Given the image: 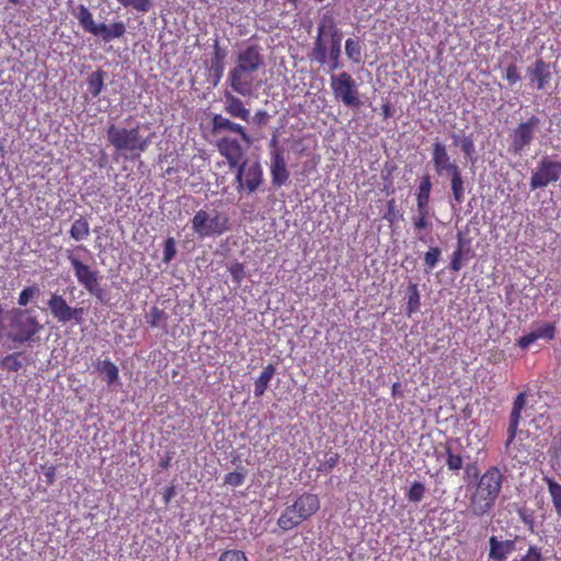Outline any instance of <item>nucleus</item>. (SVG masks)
<instances>
[{
  "instance_id": "1a4fd4ad",
  "label": "nucleus",
  "mask_w": 561,
  "mask_h": 561,
  "mask_svg": "<svg viewBox=\"0 0 561 561\" xmlns=\"http://www.w3.org/2000/svg\"><path fill=\"white\" fill-rule=\"evenodd\" d=\"M539 127L540 118L535 115H531L527 121L519 123L511 131L508 151L514 154H522V152L535 140Z\"/></svg>"
},
{
  "instance_id": "f3484780",
  "label": "nucleus",
  "mask_w": 561,
  "mask_h": 561,
  "mask_svg": "<svg viewBox=\"0 0 561 561\" xmlns=\"http://www.w3.org/2000/svg\"><path fill=\"white\" fill-rule=\"evenodd\" d=\"M557 327L554 322H546L542 325L536 328L530 333L520 336L516 344L522 348H528L533 343L539 339L546 341H552L556 337Z\"/></svg>"
},
{
  "instance_id": "e433bc0d",
  "label": "nucleus",
  "mask_w": 561,
  "mask_h": 561,
  "mask_svg": "<svg viewBox=\"0 0 561 561\" xmlns=\"http://www.w3.org/2000/svg\"><path fill=\"white\" fill-rule=\"evenodd\" d=\"M122 7L139 13H147L152 8L151 0H116Z\"/></svg>"
},
{
  "instance_id": "aec40b11",
  "label": "nucleus",
  "mask_w": 561,
  "mask_h": 561,
  "mask_svg": "<svg viewBox=\"0 0 561 561\" xmlns=\"http://www.w3.org/2000/svg\"><path fill=\"white\" fill-rule=\"evenodd\" d=\"M432 213L430 207L416 206V215L413 216L412 222L416 233V238L421 242H427L426 236L422 233L424 230H432Z\"/></svg>"
},
{
  "instance_id": "c756f323",
  "label": "nucleus",
  "mask_w": 561,
  "mask_h": 561,
  "mask_svg": "<svg viewBox=\"0 0 561 561\" xmlns=\"http://www.w3.org/2000/svg\"><path fill=\"white\" fill-rule=\"evenodd\" d=\"M70 237L76 241H82L90 234V225L83 217L76 219L69 230Z\"/></svg>"
},
{
  "instance_id": "0eeeda50",
  "label": "nucleus",
  "mask_w": 561,
  "mask_h": 561,
  "mask_svg": "<svg viewBox=\"0 0 561 561\" xmlns=\"http://www.w3.org/2000/svg\"><path fill=\"white\" fill-rule=\"evenodd\" d=\"M42 330L38 320L28 314L27 310H12L10 331L8 337L16 343L33 342L35 335Z\"/></svg>"
},
{
  "instance_id": "ddd939ff",
  "label": "nucleus",
  "mask_w": 561,
  "mask_h": 561,
  "mask_svg": "<svg viewBox=\"0 0 561 561\" xmlns=\"http://www.w3.org/2000/svg\"><path fill=\"white\" fill-rule=\"evenodd\" d=\"M527 404V393L526 392H519L512 405V410L510 413V420H508V426H507V439L505 443V447L508 448L510 445L514 442L517 432L518 426L522 420V412L525 409Z\"/></svg>"
},
{
  "instance_id": "72a5a7b5",
  "label": "nucleus",
  "mask_w": 561,
  "mask_h": 561,
  "mask_svg": "<svg viewBox=\"0 0 561 561\" xmlns=\"http://www.w3.org/2000/svg\"><path fill=\"white\" fill-rule=\"evenodd\" d=\"M96 369L105 376V380L108 385H113L118 380V368L110 359L99 362Z\"/></svg>"
},
{
  "instance_id": "7c9ffc66",
  "label": "nucleus",
  "mask_w": 561,
  "mask_h": 561,
  "mask_svg": "<svg viewBox=\"0 0 561 561\" xmlns=\"http://www.w3.org/2000/svg\"><path fill=\"white\" fill-rule=\"evenodd\" d=\"M104 77L105 72L103 70H96L88 77V91L93 98L99 96L102 92L104 88Z\"/></svg>"
},
{
  "instance_id": "9d476101",
  "label": "nucleus",
  "mask_w": 561,
  "mask_h": 561,
  "mask_svg": "<svg viewBox=\"0 0 561 561\" xmlns=\"http://www.w3.org/2000/svg\"><path fill=\"white\" fill-rule=\"evenodd\" d=\"M561 180V161L551 156L542 157L537 163L530 176L531 190L547 187L551 183Z\"/></svg>"
},
{
  "instance_id": "052dcab7",
  "label": "nucleus",
  "mask_w": 561,
  "mask_h": 561,
  "mask_svg": "<svg viewBox=\"0 0 561 561\" xmlns=\"http://www.w3.org/2000/svg\"><path fill=\"white\" fill-rule=\"evenodd\" d=\"M381 114H382L385 119L389 118L392 115V113H391V105H390L389 102L383 103L381 105Z\"/></svg>"
},
{
  "instance_id": "4c0bfd02",
  "label": "nucleus",
  "mask_w": 561,
  "mask_h": 561,
  "mask_svg": "<svg viewBox=\"0 0 561 561\" xmlns=\"http://www.w3.org/2000/svg\"><path fill=\"white\" fill-rule=\"evenodd\" d=\"M460 148L463 156L472 163L477 161L476 146L472 135L465 136L460 141Z\"/></svg>"
},
{
  "instance_id": "338daca9",
  "label": "nucleus",
  "mask_w": 561,
  "mask_h": 561,
  "mask_svg": "<svg viewBox=\"0 0 561 561\" xmlns=\"http://www.w3.org/2000/svg\"><path fill=\"white\" fill-rule=\"evenodd\" d=\"M168 466H169V459H165V460L161 461V463H160V467L163 469H167Z\"/></svg>"
},
{
  "instance_id": "79ce46f5",
  "label": "nucleus",
  "mask_w": 561,
  "mask_h": 561,
  "mask_svg": "<svg viewBox=\"0 0 561 561\" xmlns=\"http://www.w3.org/2000/svg\"><path fill=\"white\" fill-rule=\"evenodd\" d=\"M39 295V288L37 285L25 287L19 295L18 304L21 307H26L30 301Z\"/></svg>"
},
{
  "instance_id": "49530a36",
  "label": "nucleus",
  "mask_w": 561,
  "mask_h": 561,
  "mask_svg": "<svg viewBox=\"0 0 561 561\" xmlns=\"http://www.w3.org/2000/svg\"><path fill=\"white\" fill-rule=\"evenodd\" d=\"M218 561H249L245 553L238 549H228L220 553Z\"/></svg>"
},
{
  "instance_id": "6e6552de",
  "label": "nucleus",
  "mask_w": 561,
  "mask_h": 561,
  "mask_svg": "<svg viewBox=\"0 0 561 561\" xmlns=\"http://www.w3.org/2000/svg\"><path fill=\"white\" fill-rule=\"evenodd\" d=\"M67 259L70 262L78 283L98 300H103L105 291L100 284V272L98 270H93L90 265L80 261L70 251H68Z\"/></svg>"
},
{
  "instance_id": "a19ab883",
  "label": "nucleus",
  "mask_w": 561,
  "mask_h": 561,
  "mask_svg": "<svg viewBox=\"0 0 561 561\" xmlns=\"http://www.w3.org/2000/svg\"><path fill=\"white\" fill-rule=\"evenodd\" d=\"M469 259V253H466V251L461 250H455L451 254L449 268L454 272H459L465 263Z\"/></svg>"
},
{
  "instance_id": "3c124183",
  "label": "nucleus",
  "mask_w": 561,
  "mask_h": 561,
  "mask_svg": "<svg viewBox=\"0 0 561 561\" xmlns=\"http://www.w3.org/2000/svg\"><path fill=\"white\" fill-rule=\"evenodd\" d=\"M245 476L242 472L233 471L225 476V484L240 486L243 484Z\"/></svg>"
},
{
  "instance_id": "6e6d98bb",
  "label": "nucleus",
  "mask_w": 561,
  "mask_h": 561,
  "mask_svg": "<svg viewBox=\"0 0 561 561\" xmlns=\"http://www.w3.org/2000/svg\"><path fill=\"white\" fill-rule=\"evenodd\" d=\"M456 250L466 251V253H470L469 240H466L461 232L457 234V248Z\"/></svg>"
},
{
  "instance_id": "9b49d317",
  "label": "nucleus",
  "mask_w": 561,
  "mask_h": 561,
  "mask_svg": "<svg viewBox=\"0 0 561 561\" xmlns=\"http://www.w3.org/2000/svg\"><path fill=\"white\" fill-rule=\"evenodd\" d=\"M47 307L51 317L59 323L73 322L80 324L84 320V309L82 307H71L61 295L51 294Z\"/></svg>"
},
{
  "instance_id": "cd10ccee",
  "label": "nucleus",
  "mask_w": 561,
  "mask_h": 561,
  "mask_svg": "<svg viewBox=\"0 0 561 561\" xmlns=\"http://www.w3.org/2000/svg\"><path fill=\"white\" fill-rule=\"evenodd\" d=\"M407 308L405 313L408 317H411L414 312L420 309L421 306V296L419 291L417 284L410 283L408 286V295H407Z\"/></svg>"
},
{
  "instance_id": "0e129e2a",
  "label": "nucleus",
  "mask_w": 561,
  "mask_h": 561,
  "mask_svg": "<svg viewBox=\"0 0 561 561\" xmlns=\"http://www.w3.org/2000/svg\"><path fill=\"white\" fill-rule=\"evenodd\" d=\"M174 495V488H168L163 493L164 503H169L171 497Z\"/></svg>"
},
{
  "instance_id": "39448f33",
  "label": "nucleus",
  "mask_w": 561,
  "mask_h": 561,
  "mask_svg": "<svg viewBox=\"0 0 561 561\" xmlns=\"http://www.w3.org/2000/svg\"><path fill=\"white\" fill-rule=\"evenodd\" d=\"M192 230L198 238L219 237L230 230V219L226 213L205 206L191 219Z\"/></svg>"
},
{
  "instance_id": "4468645a",
  "label": "nucleus",
  "mask_w": 561,
  "mask_h": 561,
  "mask_svg": "<svg viewBox=\"0 0 561 561\" xmlns=\"http://www.w3.org/2000/svg\"><path fill=\"white\" fill-rule=\"evenodd\" d=\"M432 161L435 172L438 175L446 173L447 175L459 171V167L450 161V157L444 144L436 141L432 146Z\"/></svg>"
},
{
  "instance_id": "680f3d73",
  "label": "nucleus",
  "mask_w": 561,
  "mask_h": 561,
  "mask_svg": "<svg viewBox=\"0 0 561 561\" xmlns=\"http://www.w3.org/2000/svg\"><path fill=\"white\" fill-rule=\"evenodd\" d=\"M268 148L271 149V152H275L277 149H284L278 145V140L276 136H273L272 139L268 142Z\"/></svg>"
},
{
  "instance_id": "f704fd0d",
  "label": "nucleus",
  "mask_w": 561,
  "mask_h": 561,
  "mask_svg": "<svg viewBox=\"0 0 561 561\" xmlns=\"http://www.w3.org/2000/svg\"><path fill=\"white\" fill-rule=\"evenodd\" d=\"M334 34H339L334 19L330 14H324L319 22L317 35H330L332 37Z\"/></svg>"
},
{
  "instance_id": "8fccbe9b",
  "label": "nucleus",
  "mask_w": 561,
  "mask_h": 561,
  "mask_svg": "<svg viewBox=\"0 0 561 561\" xmlns=\"http://www.w3.org/2000/svg\"><path fill=\"white\" fill-rule=\"evenodd\" d=\"M519 561H543L541 548L535 545L529 546Z\"/></svg>"
},
{
  "instance_id": "2eb2a0df",
  "label": "nucleus",
  "mask_w": 561,
  "mask_h": 561,
  "mask_svg": "<svg viewBox=\"0 0 561 561\" xmlns=\"http://www.w3.org/2000/svg\"><path fill=\"white\" fill-rule=\"evenodd\" d=\"M236 65L244 69L257 72L264 67V57L259 45L252 44L240 50Z\"/></svg>"
},
{
  "instance_id": "4d7b16f0",
  "label": "nucleus",
  "mask_w": 561,
  "mask_h": 561,
  "mask_svg": "<svg viewBox=\"0 0 561 561\" xmlns=\"http://www.w3.org/2000/svg\"><path fill=\"white\" fill-rule=\"evenodd\" d=\"M44 476L46 479V483L51 485L55 482V478H56V467L53 465L48 466L45 469Z\"/></svg>"
},
{
  "instance_id": "473e14b6",
  "label": "nucleus",
  "mask_w": 561,
  "mask_h": 561,
  "mask_svg": "<svg viewBox=\"0 0 561 561\" xmlns=\"http://www.w3.org/2000/svg\"><path fill=\"white\" fill-rule=\"evenodd\" d=\"M328 46L324 36L317 35L312 50L309 55L311 60H316L320 65L327 62Z\"/></svg>"
},
{
  "instance_id": "2f4dec72",
  "label": "nucleus",
  "mask_w": 561,
  "mask_h": 561,
  "mask_svg": "<svg viewBox=\"0 0 561 561\" xmlns=\"http://www.w3.org/2000/svg\"><path fill=\"white\" fill-rule=\"evenodd\" d=\"M329 60H330V70H335L339 68V60L341 56V36L340 34H334L331 37L330 47L328 48Z\"/></svg>"
},
{
  "instance_id": "c03bdc74",
  "label": "nucleus",
  "mask_w": 561,
  "mask_h": 561,
  "mask_svg": "<svg viewBox=\"0 0 561 561\" xmlns=\"http://www.w3.org/2000/svg\"><path fill=\"white\" fill-rule=\"evenodd\" d=\"M20 355V353L7 355L0 362V366L8 371H19L22 368V363L19 360Z\"/></svg>"
},
{
  "instance_id": "a211bd4d",
  "label": "nucleus",
  "mask_w": 561,
  "mask_h": 561,
  "mask_svg": "<svg viewBox=\"0 0 561 561\" xmlns=\"http://www.w3.org/2000/svg\"><path fill=\"white\" fill-rule=\"evenodd\" d=\"M527 75L529 77L530 83L534 84L537 90L545 89L549 84L552 77L550 65L542 58L536 59V61L530 67H528Z\"/></svg>"
},
{
  "instance_id": "b1692460",
  "label": "nucleus",
  "mask_w": 561,
  "mask_h": 561,
  "mask_svg": "<svg viewBox=\"0 0 561 561\" xmlns=\"http://www.w3.org/2000/svg\"><path fill=\"white\" fill-rule=\"evenodd\" d=\"M275 373L276 368L272 364H268L263 368L262 373L254 381V397L261 398L264 394Z\"/></svg>"
},
{
  "instance_id": "dca6fc26",
  "label": "nucleus",
  "mask_w": 561,
  "mask_h": 561,
  "mask_svg": "<svg viewBox=\"0 0 561 561\" xmlns=\"http://www.w3.org/2000/svg\"><path fill=\"white\" fill-rule=\"evenodd\" d=\"M284 152V149H277L275 152H271L270 171L272 183L276 187H280L289 179Z\"/></svg>"
},
{
  "instance_id": "ea45409f",
  "label": "nucleus",
  "mask_w": 561,
  "mask_h": 561,
  "mask_svg": "<svg viewBox=\"0 0 561 561\" xmlns=\"http://www.w3.org/2000/svg\"><path fill=\"white\" fill-rule=\"evenodd\" d=\"M446 465L450 471H459L463 466L462 456L454 454L449 446H446Z\"/></svg>"
},
{
  "instance_id": "423d86ee",
  "label": "nucleus",
  "mask_w": 561,
  "mask_h": 561,
  "mask_svg": "<svg viewBox=\"0 0 561 561\" xmlns=\"http://www.w3.org/2000/svg\"><path fill=\"white\" fill-rule=\"evenodd\" d=\"M330 88L334 99L346 107L359 108L363 105L358 84L351 73L342 71L331 75Z\"/></svg>"
},
{
  "instance_id": "393cba45",
  "label": "nucleus",
  "mask_w": 561,
  "mask_h": 561,
  "mask_svg": "<svg viewBox=\"0 0 561 561\" xmlns=\"http://www.w3.org/2000/svg\"><path fill=\"white\" fill-rule=\"evenodd\" d=\"M431 191H432L431 176L428 174H425L420 179L417 192L415 194L416 206L430 207Z\"/></svg>"
},
{
  "instance_id": "a878e982",
  "label": "nucleus",
  "mask_w": 561,
  "mask_h": 561,
  "mask_svg": "<svg viewBox=\"0 0 561 561\" xmlns=\"http://www.w3.org/2000/svg\"><path fill=\"white\" fill-rule=\"evenodd\" d=\"M224 59L225 53L216 44L211 66L209 69L210 76L214 78V85H217L222 78L225 68Z\"/></svg>"
},
{
  "instance_id": "f257e3e1",
  "label": "nucleus",
  "mask_w": 561,
  "mask_h": 561,
  "mask_svg": "<svg viewBox=\"0 0 561 561\" xmlns=\"http://www.w3.org/2000/svg\"><path fill=\"white\" fill-rule=\"evenodd\" d=\"M211 133L220 137L216 141V148L224 157L230 169H237V191L247 190L255 192L263 183V169L259 162L249 163L245 159V148L252 145V138L244 126L231 121L221 114L211 117Z\"/></svg>"
},
{
  "instance_id": "69168bd1",
  "label": "nucleus",
  "mask_w": 561,
  "mask_h": 561,
  "mask_svg": "<svg viewBox=\"0 0 561 561\" xmlns=\"http://www.w3.org/2000/svg\"><path fill=\"white\" fill-rule=\"evenodd\" d=\"M2 316H3V308H2V305L0 304V340L2 339V332L4 329Z\"/></svg>"
},
{
  "instance_id": "37998d69",
  "label": "nucleus",
  "mask_w": 561,
  "mask_h": 561,
  "mask_svg": "<svg viewBox=\"0 0 561 561\" xmlns=\"http://www.w3.org/2000/svg\"><path fill=\"white\" fill-rule=\"evenodd\" d=\"M165 318V312L157 306L151 307L149 312L146 314V321L152 328L159 327L161 321Z\"/></svg>"
},
{
  "instance_id": "774afa93",
  "label": "nucleus",
  "mask_w": 561,
  "mask_h": 561,
  "mask_svg": "<svg viewBox=\"0 0 561 561\" xmlns=\"http://www.w3.org/2000/svg\"><path fill=\"white\" fill-rule=\"evenodd\" d=\"M10 3L14 4V5H18L21 3L20 0H9Z\"/></svg>"
},
{
  "instance_id": "412c9836",
  "label": "nucleus",
  "mask_w": 561,
  "mask_h": 561,
  "mask_svg": "<svg viewBox=\"0 0 561 561\" xmlns=\"http://www.w3.org/2000/svg\"><path fill=\"white\" fill-rule=\"evenodd\" d=\"M489 545V559L492 561H506L507 556L515 551V540L500 541L495 536H491Z\"/></svg>"
},
{
  "instance_id": "de8ad7c7",
  "label": "nucleus",
  "mask_w": 561,
  "mask_h": 561,
  "mask_svg": "<svg viewBox=\"0 0 561 561\" xmlns=\"http://www.w3.org/2000/svg\"><path fill=\"white\" fill-rule=\"evenodd\" d=\"M175 254H176L175 241L172 237H169L164 241L163 257H162L163 262L164 263L171 262L174 259Z\"/></svg>"
},
{
  "instance_id": "c9c22d12",
  "label": "nucleus",
  "mask_w": 561,
  "mask_h": 561,
  "mask_svg": "<svg viewBox=\"0 0 561 561\" xmlns=\"http://www.w3.org/2000/svg\"><path fill=\"white\" fill-rule=\"evenodd\" d=\"M345 54L355 64L362 60V47L359 41L347 38L345 42Z\"/></svg>"
},
{
  "instance_id": "6ab92c4d",
  "label": "nucleus",
  "mask_w": 561,
  "mask_h": 561,
  "mask_svg": "<svg viewBox=\"0 0 561 561\" xmlns=\"http://www.w3.org/2000/svg\"><path fill=\"white\" fill-rule=\"evenodd\" d=\"M224 108L225 112L234 118L244 122L250 119V110L245 106L243 101L236 96L232 92L225 91L224 93Z\"/></svg>"
},
{
  "instance_id": "58836bf2",
  "label": "nucleus",
  "mask_w": 561,
  "mask_h": 561,
  "mask_svg": "<svg viewBox=\"0 0 561 561\" xmlns=\"http://www.w3.org/2000/svg\"><path fill=\"white\" fill-rule=\"evenodd\" d=\"M425 491V485L422 482L415 481L408 490L407 499L409 502L419 503L424 497Z\"/></svg>"
},
{
  "instance_id": "a18cd8bd",
  "label": "nucleus",
  "mask_w": 561,
  "mask_h": 561,
  "mask_svg": "<svg viewBox=\"0 0 561 561\" xmlns=\"http://www.w3.org/2000/svg\"><path fill=\"white\" fill-rule=\"evenodd\" d=\"M442 251L438 247H432L424 254V264L427 270H433L439 261Z\"/></svg>"
},
{
  "instance_id": "864d4df0",
  "label": "nucleus",
  "mask_w": 561,
  "mask_h": 561,
  "mask_svg": "<svg viewBox=\"0 0 561 561\" xmlns=\"http://www.w3.org/2000/svg\"><path fill=\"white\" fill-rule=\"evenodd\" d=\"M340 455L337 453H332L329 455L323 463L320 465V471H331L339 462Z\"/></svg>"
},
{
  "instance_id": "f03ea898",
  "label": "nucleus",
  "mask_w": 561,
  "mask_h": 561,
  "mask_svg": "<svg viewBox=\"0 0 561 561\" xmlns=\"http://www.w3.org/2000/svg\"><path fill=\"white\" fill-rule=\"evenodd\" d=\"M504 481L505 476L497 466H490L481 474L476 473V482L469 486V513L474 517L488 515L500 497Z\"/></svg>"
},
{
  "instance_id": "5701e85b",
  "label": "nucleus",
  "mask_w": 561,
  "mask_h": 561,
  "mask_svg": "<svg viewBox=\"0 0 561 561\" xmlns=\"http://www.w3.org/2000/svg\"><path fill=\"white\" fill-rule=\"evenodd\" d=\"M73 14L82 30L93 35L99 23L94 21L90 10L84 4H79Z\"/></svg>"
},
{
  "instance_id": "09e8293b",
  "label": "nucleus",
  "mask_w": 561,
  "mask_h": 561,
  "mask_svg": "<svg viewBox=\"0 0 561 561\" xmlns=\"http://www.w3.org/2000/svg\"><path fill=\"white\" fill-rule=\"evenodd\" d=\"M228 271L232 277V280L237 284V285H240V283L242 282V279L244 278L245 276V272H244V266L243 264L241 263H233L231 264L229 267H228Z\"/></svg>"
},
{
  "instance_id": "bb28decb",
  "label": "nucleus",
  "mask_w": 561,
  "mask_h": 561,
  "mask_svg": "<svg viewBox=\"0 0 561 561\" xmlns=\"http://www.w3.org/2000/svg\"><path fill=\"white\" fill-rule=\"evenodd\" d=\"M450 178V188L455 202L460 205L465 201V182L461 171H456L448 175Z\"/></svg>"
},
{
  "instance_id": "e2e57ef3",
  "label": "nucleus",
  "mask_w": 561,
  "mask_h": 561,
  "mask_svg": "<svg viewBox=\"0 0 561 561\" xmlns=\"http://www.w3.org/2000/svg\"><path fill=\"white\" fill-rule=\"evenodd\" d=\"M401 385L399 382H394L391 387V394L393 398L396 397H402V392H401Z\"/></svg>"
},
{
  "instance_id": "13d9d810",
  "label": "nucleus",
  "mask_w": 561,
  "mask_h": 561,
  "mask_svg": "<svg viewBox=\"0 0 561 561\" xmlns=\"http://www.w3.org/2000/svg\"><path fill=\"white\" fill-rule=\"evenodd\" d=\"M257 124L263 125L266 124L268 115L265 111H257L254 116Z\"/></svg>"
},
{
  "instance_id": "f8f14e48",
  "label": "nucleus",
  "mask_w": 561,
  "mask_h": 561,
  "mask_svg": "<svg viewBox=\"0 0 561 561\" xmlns=\"http://www.w3.org/2000/svg\"><path fill=\"white\" fill-rule=\"evenodd\" d=\"M255 75L256 72L236 65L228 75L232 92L242 96L251 95L255 85Z\"/></svg>"
},
{
  "instance_id": "20e7f679",
  "label": "nucleus",
  "mask_w": 561,
  "mask_h": 561,
  "mask_svg": "<svg viewBox=\"0 0 561 561\" xmlns=\"http://www.w3.org/2000/svg\"><path fill=\"white\" fill-rule=\"evenodd\" d=\"M320 510L318 495L305 492L288 505L277 519L280 529L288 531L311 518Z\"/></svg>"
},
{
  "instance_id": "603ef678",
  "label": "nucleus",
  "mask_w": 561,
  "mask_h": 561,
  "mask_svg": "<svg viewBox=\"0 0 561 561\" xmlns=\"http://www.w3.org/2000/svg\"><path fill=\"white\" fill-rule=\"evenodd\" d=\"M505 79L507 80V82L511 85L517 83L520 80V73H519L518 68H517V66L515 64H511L506 68Z\"/></svg>"
},
{
  "instance_id": "5fc2aeb1",
  "label": "nucleus",
  "mask_w": 561,
  "mask_h": 561,
  "mask_svg": "<svg viewBox=\"0 0 561 561\" xmlns=\"http://www.w3.org/2000/svg\"><path fill=\"white\" fill-rule=\"evenodd\" d=\"M394 208H396V202H394V199H390L388 202V210H387V213L383 216V218L387 221H389L390 224H392L394 221V219H396Z\"/></svg>"
},
{
  "instance_id": "7ed1b4c3",
  "label": "nucleus",
  "mask_w": 561,
  "mask_h": 561,
  "mask_svg": "<svg viewBox=\"0 0 561 561\" xmlns=\"http://www.w3.org/2000/svg\"><path fill=\"white\" fill-rule=\"evenodd\" d=\"M107 140L115 150L126 159H138L145 152L149 145L150 139L144 138L140 134L139 126L126 128L115 124L107 127Z\"/></svg>"
},
{
  "instance_id": "bf43d9fd",
  "label": "nucleus",
  "mask_w": 561,
  "mask_h": 561,
  "mask_svg": "<svg viewBox=\"0 0 561 561\" xmlns=\"http://www.w3.org/2000/svg\"><path fill=\"white\" fill-rule=\"evenodd\" d=\"M522 520L528 526L529 530H534V519L531 516L527 515L524 512L519 513Z\"/></svg>"
},
{
  "instance_id": "4be33fe9",
  "label": "nucleus",
  "mask_w": 561,
  "mask_h": 561,
  "mask_svg": "<svg viewBox=\"0 0 561 561\" xmlns=\"http://www.w3.org/2000/svg\"><path fill=\"white\" fill-rule=\"evenodd\" d=\"M126 33V25L123 21H116L111 24L99 23L93 36L100 37L104 43H110L121 38Z\"/></svg>"
},
{
  "instance_id": "c85d7f7f",
  "label": "nucleus",
  "mask_w": 561,
  "mask_h": 561,
  "mask_svg": "<svg viewBox=\"0 0 561 561\" xmlns=\"http://www.w3.org/2000/svg\"><path fill=\"white\" fill-rule=\"evenodd\" d=\"M557 516L561 518V484L553 478H545Z\"/></svg>"
}]
</instances>
